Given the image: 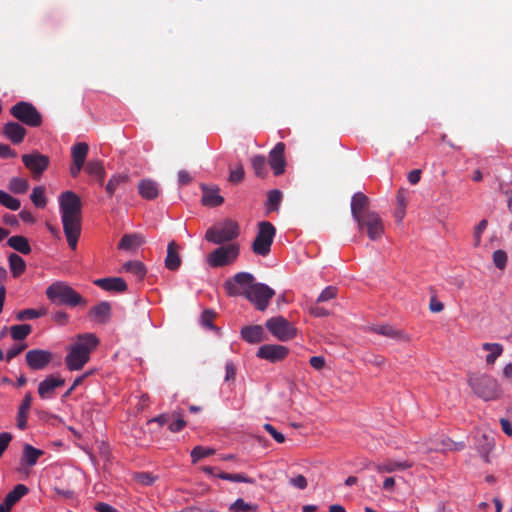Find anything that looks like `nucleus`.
Here are the masks:
<instances>
[{"instance_id":"obj_1","label":"nucleus","mask_w":512,"mask_h":512,"mask_svg":"<svg viewBox=\"0 0 512 512\" xmlns=\"http://www.w3.org/2000/svg\"><path fill=\"white\" fill-rule=\"evenodd\" d=\"M59 212L68 246L75 250L81 235L82 202L73 191L62 192L58 197Z\"/></svg>"},{"instance_id":"obj_2","label":"nucleus","mask_w":512,"mask_h":512,"mask_svg":"<svg viewBox=\"0 0 512 512\" xmlns=\"http://www.w3.org/2000/svg\"><path fill=\"white\" fill-rule=\"evenodd\" d=\"M468 385L473 393L484 401H496L503 396V389L497 379L486 373H469Z\"/></svg>"},{"instance_id":"obj_3","label":"nucleus","mask_w":512,"mask_h":512,"mask_svg":"<svg viewBox=\"0 0 512 512\" xmlns=\"http://www.w3.org/2000/svg\"><path fill=\"white\" fill-rule=\"evenodd\" d=\"M46 297L51 303L76 307L85 305L87 301L70 285L64 281H55L45 291Z\"/></svg>"},{"instance_id":"obj_4","label":"nucleus","mask_w":512,"mask_h":512,"mask_svg":"<svg viewBox=\"0 0 512 512\" xmlns=\"http://www.w3.org/2000/svg\"><path fill=\"white\" fill-rule=\"evenodd\" d=\"M239 234V224L235 220L226 219L208 228L205 239L210 243L221 245L233 241Z\"/></svg>"},{"instance_id":"obj_5","label":"nucleus","mask_w":512,"mask_h":512,"mask_svg":"<svg viewBox=\"0 0 512 512\" xmlns=\"http://www.w3.org/2000/svg\"><path fill=\"white\" fill-rule=\"evenodd\" d=\"M276 234V229L272 223L262 221L258 224V232L252 244V250L255 254L267 256L270 253L271 245Z\"/></svg>"},{"instance_id":"obj_6","label":"nucleus","mask_w":512,"mask_h":512,"mask_svg":"<svg viewBox=\"0 0 512 512\" xmlns=\"http://www.w3.org/2000/svg\"><path fill=\"white\" fill-rule=\"evenodd\" d=\"M10 114L29 127H39L42 124L41 113L30 102H17L10 108Z\"/></svg>"},{"instance_id":"obj_7","label":"nucleus","mask_w":512,"mask_h":512,"mask_svg":"<svg viewBox=\"0 0 512 512\" xmlns=\"http://www.w3.org/2000/svg\"><path fill=\"white\" fill-rule=\"evenodd\" d=\"M255 277L249 272L236 273L224 283V289L229 296H247V292L255 284Z\"/></svg>"},{"instance_id":"obj_8","label":"nucleus","mask_w":512,"mask_h":512,"mask_svg":"<svg viewBox=\"0 0 512 512\" xmlns=\"http://www.w3.org/2000/svg\"><path fill=\"white\" fill-rule=\"evenodd\" d=\"M239 245L229 243L213 250L207 257V263L213 268L223 267L233 263L239 255Z\"/></svg>"},{"instance_id":"obj_9","label":"nucleus","mask_w":512,"mask_h":512,"mask_svg":"<svg viewBox=\"0 0 512 512\" xmlns=\"http://www.w3.org/2000/svg\"><path fill=\"white\" fill-rule=\"evenodd\" d=\"M360 231H366L370 240L375 241L382 237L384 224L380 215L375 211H366L363 216L355 220Z\"/></svg>"},{"instance_id":"obj_10","label":"nucleus","mask_w":512,"mask_h":512,"mask_svg":"<svg viewBox=\"0 0 512 512\" xmlns=\"http://www.w3.org/2000/svg\"><path fill=\"white\" fill-rule=\"evenodd\" d=\"M268 331L280 341H288L296 337L297 329L284 317L276 316L266 321Z\"/></svg>"},{"instance_id":"obj_11","label":"nucleus","mask_w":512,"mask_h":512,"mask_svg":"<svg viewBox=\"0 0 512 512\" xmlns=\"http://www.w3.org/2000/svg\"><path fill=\"white\" fill-rule=\"evenodd\" d=\"M275 295V291L264 283L256 282L247 292L245 297L251 302L257 310L264 311L269 306L270 300Z\"/></svg>"},{"instance_id":"obj_12","label":"nucleus","mask_w":512,"mask_h":512,"mask_svg":"<svg viewBox=\"0 0 512 512\" xmlns=\"http://www.w3.org/2000/svg\"><path fill=\"white\" fill-rule=\"evenodd\" d=\"M24 166L30 171L33 179L39 180L42 174L47 170L50 159L48 156L34 151L29 154L22 155Z\"/></svg>"},{"instance_id":"obj_13","label":"nucleus","mask_w":512,"mask_h":512,"mask_svg":"<svg viewBox=\"0 0 512 512\" xmlns=\"http://www.w3.org/2000/svg\"><path fill=\"white\" fill-rule=\"evenodd\" d=\"M53 354L48 350L32 349L26 353L25 360L31 370H43L51 362Z\"/></svg>"},{"instance_id":"obj_14","label":"nucleus","mask_w":512,"mask_h":512,"mask_svg":"<svg viewBox=\"0 0 512 512\" xmlns=\"http://www.w3.org/2000/svg\"><path fill=\"white\" fill-rule=\"evenodd\" d=\"M289 353V349L286 346L278 344H264L259 347L257 351V357L265 359L272 363L284 360Z\"/></svg>"},{"instance_id":"obj_15","label":"nucleus","mask_w":512,"mask_h":512,"mask_svg":"<svg viewBox=\"0 0 512 512\" xmlns=\"http://www.w3.org/2000/svg\"><path fill=\"white\" fill-rule=\"evenodd\" d=\"M285 144L278 142L269 152V165L275 176H279L285 172L286 160L284 156Z\"/></svg>"},{"instance_id":"obj_16","label":"nucleus","mask_w":512,"mask_h":512,"mask_svg":"<svg viewBox=\"0 0 512 512\" xmlns=\"http://www.w3.org/2000/svg\"><path fill=\"white\" fill-rule=\"evenodd\" d=\"M89 359L90 357L86 352L81 351L79 348L72 345L65 357V363L68 370L77 371L82 369Z\"/></svg>"},{"instance_id":"obj_17","label":"nucleus","mask_w":512,"mask_h":512,"mask_svg":"<svg viewBox=\"0 0 512 512\" xmlns=\"http://www.w3.org/2000/svg\"><path fill=\"white\" fill-rule=\"evenodd\" d=\"M44 454V451L25 443L23 445V452L20 459V469L26 470L35 466L38 459Z\"/></svg>"},{"instance_id":"obj_18","label":"nucleus","mask_w":512,"mask_h":512,"mask_svg":"<svg viewBox=\"0 0 512 512\" xmlns=\"http://www.w3.org/2000/svg\"><path fill=\"white\" fill-rule=\"evenodd\" d=\"M65 384V379L62 377H56L54 375L47 376L38 385V394L40 398L47 399L52 396L54 390Z\"/></svg>"},{"instance_id":"obj_19","label":"nucleus","mask_w":512,"mask_h":512,"mask_svg":"<svg viewBox=\"0 0 512 512\" xmlns=\"http://www.w3.org/2000/svg\"><path fill=\"white\" fill-rule=\"evenodd\" d=\"M412 466L413 463L408 460L397 461L393 459H386L383 462L375 463L372 465L373 469L378 473H392L395 471H403L411 468Z\"/></svg>"},{"instance_id":"obj_20","label":"nucleus","mask_w":512,"mask_h":512,"mask_svg":"<svg viewBox=\"0 0 512 512\" xmlns=\"http://www.w3.org/2000/svg\"><path fill=\"white\" fill-rule=\"evenodd\" d=\"M368 331L377 333L399 341H409V336L402 330H397L389 324L373 325L368 328Z\"/></svg>"},{"instance_id":"obj_21","label":"nucleus","mask_w":512,"mask_h":512,"mask_svg":"<svg viewBox=\"0 0 512 512\" xmlns=\"http://www.w3.org/2000/svg\"><path fill=\"white\" fill-rule=\"evenodd\" d=\"M99 288L109 292H124L127 290V284L120 277L100 278L94 281Z\"/></svg>"},{"instance_id":"obj_22","label":"nucleus","mask_w":512,"mask_h":512,"mask_svg":"<svg viewBox=\"0 0 512 512\" xmlns=\"http://www.w3.org/2000/svg\"><path fill=\"white\" fill-rule=\"evenodd\" d=\"M3 134L12 143L19 144L26 135V129L17 122H8L3 127Z\"/></svg>"},{"instance_id":"obj_23","label":"nucleus","mask_w":512,"mask_h":512,"mask_svg":"<svg viewBox=\"0 0 512 512\" xmlns=\"http://www.w3.org/2000/svg\"><path fill=\"white\" fill-rule=\"evenodd\" d=\"M369 204V198L362 192L355 193L351 198V215L354 220L364 215Z\"/></svg>"},{"instance_id":"obj_24","label":"nucleus","mask_w":512,"mask_h":512,"mask_svg":"<svg viewBox=\"0 0 512 512\" xmlns=\"http://www.w3.org/2000/svg\"><path fill=\"white\" fill-rule=\"evenodd\" d=\"M495 441L494 437L491 434L482 433L481 435L478 433V438L476 442V447L481 457L489 462V454L494 449Z\"/></svg>"},{"instance_id":"obj_25","label":"nucleus","mask_w":512,"mask_h":512,"mask_svg":"<svg viewBox=\"0 0 512 512\" xmlns=\"http://www.w3.org/2000/svg\"><path fill=\"white\" fill-rule=\"evenodd\" d=\"M244 341L250 344H256L264 339V329L260 325L245 326L240 331Z\"/></svg>"},{"instance_id":"obj_26","label":"nucleus","mask_w":512,"mask_h":512,"mask_svg":"<svg viewBox=\"0 0 512 512\" xmlns=\"http://www.w3.org/2000/svg\"><path fill=\"white\" fill-rule=\"evenodd\" d=\"M99 344V339L95 334L86 333L81 334L77 337V341L74 346L79 348L81 351L86 352V354L90 357V354Z\"/></svg>"},{"instance_id":"obj_27","label":"nucleus","mask_w":512,"mask_h":512,"mask_svg":"<svg viewBox=\"0 0 512 512\" xmlns=\"http://www.w3.org/2000/svg\"><path fill=\"white\" fill-rule=\"evenodd\" d=\"M138 192L142 198L153 200L159 195V185L151 179H144L138 184Z\"/></svg>"},{"instance_id":"obj_28","label":"nucleus","mask_w":512,"mask_h":512,"mask_svg":"<svg viewBox=\"0 0 512 512\" xmlns=\"http://www.w3.org/2000/svg\"><path fill=\"white\" fill-rule=\"evenodd\" d=\"M202 189V204L204 206L217 207L223 203L224 198L220 195L219 188H207L206 186H202Z\"/></svg>"},{"instance_id":"obj_29","label":"nucleus","mask_w":512,"mask_h":512,"mask_svg":"<svg viewBox=\"0 0 512 512\" xmlns=\"http://www.w3.org/2000/svg\"><path fill=\"white\" fill-rule=\"evenodd\" d=\"M181 265V258L177 251V244L175 241H171L167 246V255L165 258V266L171 271L177 270Z\"/></svg>"},{"instance_id":"obj_30","label":"nucleus","mask_w":512,"mask_h":512,"mask_svg":"<svg viewBox=\"0 0 512 512\" xmlns=\"http://www.w3.org/2000/svg\"><path fill=\"white\" fill-rule=\"evenodd\" d=\"M90 313L98 323L105 324L111 316V305L107 301H102L94 306Z\"/></svg>"},{"instance_id":"obj_31","label":"nucleus","mask_w":512,"mask_h":512,"mask_svg":"<svg viewBox=\"0 0 512 512\" xmlns=\"http://www.w3.org/2000/svg\"><path fill=\"white\" fill-rule=\"evenodd\" d=\"M85 171L88 175L94 177L101 185L105 178L104 165L99 160H91L85 166Z\"/></svg>"},{"instance_id":"obj_32","label":"nucleus","mask_w":512,"mask_h":512,"mask_svg":"<svg viewBox=\"0 0 512 512\" xmlns=\"http://www.w3.org/2000/svg\"><path fill=\"white\" fill-rule=\"evenodd\" d=\"M89 152V146L85 142L76 143L71 147L72 162L84 164Z\"/></svg>"},{"instance_id":"obj_33","label":"nucleus","mask_w":512,"mask_h":512,"mask_svg":"<svg viewBox=\"0 0 512 512\" xmlns=\"http://www.w3.org/2000/svg\"><path fill=\"white\" fill-rule=\"evenodd\" d=\"M122 269L132 274L138 281H141L147 273L145 266L140 261H128L124 263Z\"/></svg>"},{"instance_id":"obj_34","label":"nucleus","mask_w":512,"mask_h":512,"mask_svg":"<svg viewBox=\"0 0 512 512\" xmlns=\"http://www.w3.org/2000/svg\"><path fill=\"white\" fill-rule=\"evenodd\" d=\"M482 349L489 352L485 358L488 365H494L497 358L503 353V346L499 343H484Z\"/></svg>"},{"instance_id":"obj_35","label":"nucleus","mask_w":512,"mask_h":512,"mask_svg":"<svg viewBox=\"0 0 512 512\" xmlns=\"http://www.w3.org/2000/svg\"><path fill=\"white\" fill-rule=\"evenodd\" d=\"M8 245L14 250L25 255L31 252L30 244L24 236L16 235L10 237L8 239Z\"/></svg>"},{"instance_id":"obj_36","label":"nucleus","mask_w":512,"mask_h":512,"mask_svg":"<svg viewBox=\"0 0 512 512\" xmlns=\"http://www.w3.org/2000/svg\"><path fill=\"white\" fill-rule=\"evenodd\" d=\"M29 492V489L24 484H17L6 496L4 501L7 502L8 505L13 506L16 504L23 496H25Z\"/></svg>"},{"instance_id":"obj_37","label":"nucleus","mask_w":512,"mask_h":512,"mask_svg":"<svg viewBox=\"0 0 512 512\" xmlns=\"http://www.w3.org/2000/svg\"><path fill=\"white\" fill-rule=\"evenodd\" d=\"M9 267L13 277H19L26 269V263L21 256L18 254H11L9 256Z\"/></svg>"},{"instance_id":"obj_38","label":"nucleus","mask_w":512,"mask_h":512,"mask_svg":"<svg viewBox=\"0 0 512 512\" xmlns=\"http://www.w3.org/2000/svg\"><path fill=\"white\" fill-rule=\"evenodd\" d=\"M142 243L143 239L141 236L136 234H126L121 238L118 248L123 250H130L140 246Z\"/></svg>"},{"instance_id":"obj_39","label":"nucleus","mask_w":512,"mask_h":512,"mask_svg":"<svg viewBox=\"0 0 512 512\" xmlns=\"http://www.w3.org/2000/svg\"><path fill=\"white\" fill-rule=\"evenodd\" d=\"M8 188L15 194H25L29 189V182L22 177H13L9 181Z\"/></svg>"},{"instance_id":"obj_40","label":"nucleus","mask_w":512,"mask_h":512,"mask_svg":"<svg viewBox=\"0 0 512 512\" xmlns=\"http://www.w3.org/2000/svg\"><path fill=\"white\" fill-rule=\"evenodd\" d=\"M251 165L254 173L261 178L267 175V161L263 155H255L251 158Z\"/></svg>"},{"instance_id":"obj_41","label":"nucleus","mask_w":512,"mask_h":512,"mask_svg":"<svg viewBox=\"0 0 512 512\" xmlns=\"http://www.w3.org/2000/svg\"><path fill=\"white\" fill-rule=\"evenodd\" d=\"M128 181V176L125 174L113 175L105 186V190L109 196H112L115 191L124 183Z\"/></svg>"},{"instance_id":"obj_42","label":"nucleus","mask_w":512,"mask_h":512,"mask_svg":"<svg viewBox=\"0 0 512 512\" xmlns=\"http://www.w3.org/2000/svg\"><path fill=\"white\" fill-rule=\"evenodd\" d=\"M46 314H47L46 308H39V309L29 308V309H24V310L19 311L16 315V318L19 321L32 320V319H37L42 316H45Z\"/></svg>"},{"instance_id":"obj_43","label":"nucleus","mask_w":512,"mask_h":512,"mask_svg":"<svg viewBox=\"0 0 512 512\" xmlns=\"http://www.w3.org/2000/svg\"><path fill=\"white\" fill-rule=\"evenodd\" d=\"M32 327L29 324L13 325L10 327L11 337L15 341H22L31 333Z\"/></svg>"},{"instance_id":"obj_44","label":"nucleus","mask_w":512,"mask_h":512,"mask_svg":"<svg viewBox=\"0 0 512 512\" xmlns=\"http://www.w3.org/2000/svg\"><path fill=\"white\" fill-rule=\"evenodd\" d=\"M30 199L32 203L37 208H44L47 205V198L45 195V187L44 186H36L33 188L32 193L30 195Z\"/></svg>"},{"instance_id":"obj_45","label":"nucleus","mask_w":512,"mask_h":512,"mask_svg":"<svg viewBox=\"0 0 512 512\" xmlns=\"http://www.w3.org/2000/svg\"><path fill=\"white\" fill-rule=\"evenodd\" d=\"M0 204L13 211L18 210L21 206L17 198L2 190H0Z\"/></svg>"},{"instance_id":"obj_46","label":"nucleus","mask_w":512,"mask_h":512,"mask_svg":"<svg viewBox=\"0 0 512 512\" xmlns=\"http://www.w3.org/2000/svg\"><path fill=\"white\" fill-rule=\"evenodd\" d=\"M229 510L231 512H256L258 510V506L247 503L242 498H238L230 505Z\"/></svg>"},{"instance_id":"obj_47","label":"nucleus","mask_w":512,"mask_h":512,"mask_svg":"<svg viewBox=\"0 0 512 512\" xmlns=\"http://www.w3.org/2000/svg\"><path fill=\"white\" fill-rule=\"evenodd\" d=\"M282 200V193L278 189L269 191L268 198L266 201V207L269 211L278 210Z\"/></svg>"},{"instance_id":"obj_48","label":"nucleus","mask_w":512,"mask_h":512,"mask_svg":"<svg viewBox=\"0 0 512 512\" xmlns=\"http://www.w3.org/2000/svg\"><path fill=\"white\" fill-rule=\"evenodd\" d=\"M215 450L209 447L196 446L192 449L190 456L192 458V462L196 463L202 458L208 457L214 454Z\"/></svg>"},{"instance_id":"obj_49","label":"nucleus","mask_w":512,"mask_h":512,"mask_svg":"<svg viewBox=\"0 0 512 512\" xmlns=\"http://www.w3.org/2000/svg\"><path fill=\"white\" fill-rule=\"evenodd\" d=\"M218 477L220 479L231 481V482H236V483L252 484L254 482L251 478L247 477L246 475H244L242 473L231 474V473L221 472L220 474H218Z\"/></svg>"},{"instance_id":"obj_50","label":"nucleus","mask_w":512,"mask_h":512,"mask_svg":"<svg viewBox=\"0 0 512 512\" xmlns=\"http://www.w3.org/2000/svg\"><path fill=\"white\" fill-rule=\"evenodd\" d=\"M493 263L494 265L499 268L500 270H503L506 267L507 264V254L504 250H496L493 253Z\"/></svg>"},{"instance_id":"obj_51","label":"nucleus","mask_w":512,"mask_h":512,"mask_svg":"<svg viewBox=\"0 0 512 512\" xmlns=\"http://www.w3.org/2000/svg\"><path fill=\"white\" fill-rule=\"evenodd\" d=\"M338 289L335 286H327L318 296L317 302H326L337 296Z\"/></svg>"},{"instance_id":"obj_52","label":"nucleus","mask_w":512,"mask_h":512,"mask_svg":"<svg viewBox=\"0 0 512 512\" xmlns=\"http://www.w3.org/2000/svg\"><path fill=\"white\" fill-rule=\"evenodd\" d=\"M488 222L486 219L481 220L474 229L473 238L474 246L478 247L481 243L482 233L486 230Z\"/></svg>"},{"instance_id":"obj_53","label":"nucleus","mask_w":512,"mask_h":512,"mask_svg":"<svg viewBox=\"0 0 512 512\" xmlns=\"http://www.w3.org/2000/svg\"><path fill=\"white\" fill-rule=\"evenodd\" d=\"M364 360L366 363L376 367H382L386 363V359L383 356L376 354H367Z\"/></svg>"},{"instance_id":"obj_54","label":"nucleus","mask_w":512,"mask_h":512,"mask_svg":"<svg viewBox=\"0 0 512 512\" xmlns=\"http://www.w3.org/2000/svg\"><path fill=\"white\" fill-rule=\"evenodd\" d=\"M13 436L9 432L0 433V457L3 455L5 450L8 448Z\"/></svg>"},{"instance_id":"obj_55","label":"nucleus","mask_w":512,"mask_h":512,"mask_svg":"<svg viewBox=\"0 0 512 512\" xmlns=\"http://www.w3.org/2000/svg\"><path fill=\"white\" fill-rule=\"evenodd\" d=\"M263 427L277 443H283L285 441V436L278 432L271 424L266 423Z\"/></svg>"},{"instance_id":"obj_56","label":"nucleus","mask_w":512,"mask_h":512,"mask_svg":"<svg viewBox=\"0 0 512 512\" xmlns=\"http://www.w3.org/2000/svg\"><path fill=\"white\" fill-rule=\"evenodd\" d=\"M244 178V169L242 166H238L230 171L229 181L233 183H239Z\"/></svg>"},{"instance_id":"obj_57","label":"nucleus","mask_w":512,"mask_h":512,"mask_svg":"<svg viewBox=\"0 0 512 512\" xmlns=\"http://www.w3.org/2000/svg\"><path fill=\"white\" fill-rule=\"evenodd\" d=\"M26 348V344H16L9 348L6 352V360L11 361Z\"/></svg>"},{"instance_id":"obj_58","label":"nucleus","mask_w":512,"mask_h":512,"mask_svg":"<svg viewBox=\"0 0 512 512\" xmlns=\"http://www.w3.org/2000/svg\"><path fill=\"white\" fill-rule=\"evenodd\" d=\"M289 483L300 490H304L308 485L306 478L301 474L290 478Z\"/></svg>"},{"instance_id":"obj_59","label":"nucleus","mask_w":512,"mask_h":512,"mask_svg":"<svg viewBox=\"0 0 512 512\" xmlns=\"http://www.w3.org/2000/svg\"><path fill=\"white\" fill-rule=\"evenodd\" d=\"M28 413L26 411L18 410L16 417V425L20 430H25L27 428V418Z\"/></svg>"},{"instance_id":"obj_60","label":"nucleus","mask_w":512,"mask_h":512,"mask_svg":"<svg viewBox=\"0 0 512 512\" xmlns=\"http://www.w3.org/2000/svg\"><path fill=\"white\" fill-rule=\"evenodd\" d=\"M185 426H186V421L182 417H178L176 420L170 421L169 430L171 432L176 433V432H180L181 430H183Z\"/></svg>"},{"instance_id":"obj_61","label":"nucleus","mask_w":512,"mask_h":512,"mask_svg":"<svg viewBox=\"0 0 512 512\" xmlns=\"http://www.w3.org/2000/svg\"><path fill=\"white\" fill-rule=\"evenodd\" d=\"M236 377V368L233 362L228 361L225 365V381H234Z\"/></svg>"},{"instance_id":"obj_62","label":"nucleus","mask_w":512,"mask_h":512,"mask_svg":"<svg viewBox=\"0 0 512 512\" xmlns=\"http://www.w3.org/2000/svg\"><path fill=\"white\" fill-rule=\"evenodd\" d=\"M213 317H214V313L212 311H209V310L204 311L201 315V324L204 327L212 328L213 327V324H212Z\"/></svg>"},{"instance_id":"obj_63","label":"nucleus","mask_w":512,"mask_h":512,"mask_svg":"<svg viewBox=\"0 0 512 512\" xmlns=\"http://www.w3.org/2000/svg\"><path fill=\"white\" fill-rule=\"evenodd\" d=\"M52 319L55 323H57L59 325H66L68 323L69 317L66 312L58 311L52 315Z\"/></svg>"},{"instance_id":"obj_64","label":"nucleus","mask_w":512,"mask_h":512,"mask_svg":"<svg viewBox=\"0 0 512 512\" xmlns=\"http://www.w3.org/2000/svg\"><path fill=\"white\" fill-rule=\"evenodd\" d=\"M94 509L97 511V512H118L116 508H114L113 506H111L110 504L108 503H104V502H99L95 505Z\"/></svg>"}]
</instances>
